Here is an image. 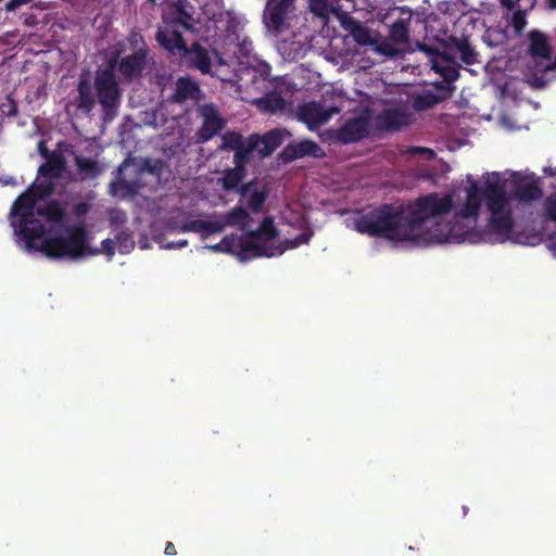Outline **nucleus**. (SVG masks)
<instances>
[{"label":"nucleus","instance_id":"obj_7","mask_svg":"<svg viewBox=\"0 0 556 556\" xmlns=\"http://www.w3.org/2000/svg\"><path fill=\"white\" fill-rule=\"evenodd\" d=\"M370 118L368 113L346 119L334 134L336 141L349 144L366 138L369 134Z\"/></svg>","mask_w":556,"mask_h":556},{"label":"nucleus","instance_id":"obj_20","mask_svg":"<svg viewBox=\"0 0 556 556\" xmlns=\"http://www.w3.org/2000/svg\"><path fill=\"white\" fill-rule=\"evenodd\" d=\"M45 160L46 162L38 168V175L49 179L60 178L66 167L64 155L59 151H52V154Z\"/></svg>","mask_w":556,"mask_h":556},{"label":"nucleus","instance_id":"obj_38","mask_svg":"<svg viewBox=\"0 0 556 556\" xmlns=\"http://www.w3.org/2000/svg\"><path fill=\"white\" fill-rule=\"evenodd\" d=\"M125 51H126V49L123 48V42H117L113 55L108 60L106 67L105 68H98L96 71V74H102V73H105V72H109L111 74H115V71L118 72L119 60L122 58L121 54L123 52H125Z\"/></svg>","mask_w":556,"mask_h":556},{"label":"nucleus","instance_id":"obj_30","mask_svg":"<svg viewBox=\"0 0 556 556\" xmlns=\"http://www.w3.org/2000/svg\"><path fill=\"white\" fill-rule=\"evenodd\" d=\"M250 220L251 216L244 207L235 206L227 213L225 226H237L239 229L245 230Z\"/></svg>","mask_w":556,"mask_h":556},{"label":"nucleus","instance_id":"obj_12","mask_svg":"<svg viewBox=\"0 0 556 556\" xmlns=\"http://www.w3.org/2000/svg\"><path fill=\"white\" fill-rule=\"evenodd\" d=\"M180 60L185 62L187 67L199 70L202 74H210L212 72L210 52L198 41L192 42L190 47L187 46Z\"/></svg>","mask_w":556,"mask_h":556},{"label":"nucleus","instance_id":"obj_40","mask_svg":"<svg viewBox=\"0 0 556 556\" xmlns=\"http://www.w3.org/2000/svg\"><path fill=\"white\" fill-rule=\"evenodd\" d=\"M115 244L117 245L118 251L122 254L130 252V250L134 249L135 247L132 236L125 230H121L117 232V235L115 236Z\"/></svg>","mask_w":556,"mask_h":556},{"label":"nucleus","instance_id":"obj_21","mask_svg":"<svg viewBox=\"0 0 556 556\" xmlns=\"http://www.w3.org/2000/svg\"><path fill=\"white\" fill-rule=\"evenodd\" d=\"M342 26L350 33L355 42L361 46H369L372 43V38L369 29L365 27L359 21L355 20L348 14H344Z\"/></svg>","mask_w":556,"mask_h":556},{"label":"nucleus","instance_id":"obj_29","mask_svg":"<svg viewBox=\"0 0 556 556\" xmlns=\"http://www.w3.org/2000/svg\"><path fill=\"white\" fill-rule=\"evenodd\" d=\"M543 191L540 186L532 181L516 187L515 197L522 202H530L541 199Z\"/></svg>","mask_w":556,"mask_h":556},{"label":"nucleus","instance_id":"obj_15","mask_svg":"<svg viewBox=\"0 0 556 556\" xmlns=\"http://www.w3.org/2000/svg\"><path fill=\"white\" fill-rule=\"evenodd\" d=\"M89 75L81 74L77 84V96L74 104L78 111L89 114L96 105V96Z\"/></svg>","mask_w":556,"mask_h":556},{"label":"nucleus","instance_id":"obj_50","mask_svg":"<svg viewBox=\"0 0 556 556\" xmlns=\"http://www.w3.org/2000/svg\"><path fill=\"white\" fill-rule=\"evenodd\" d=\"M311 237L312 235L311 233H301L299 236H296L293 240H287L286 243H287V249H294L301 244H306L308 243V241L311 240Z\"/></svg>","mask_w":556,"mask_h":556},{"label":"nucleus","instance_id":"obj_44","mask_svg":"<svg viewBox=\"0 0 556 556\" xmlns=\"http://www.w3.org/2000/svg\"><path fill=\"white\" fill-rule=\"evenodd\" d=\"M527 25V10L518 9L513 13L511 26L517 34H521Z\"/></svg>","mask_w":556,"mask_h":556},{"label":"nucleus","instance_id":"obj_14","mask_svg":"<svg viewBox=\"0 0 556 556\" xmlns=\"http://www.w3.org/2000/svg\"><path fill=\"white\" fill-rule=\"evenodd\" d=\"M332 116V111L326 110L320 103L312 101L299 108L298 117L313 130L326 124Z\"/></svg>","mask_w":556,"mask_h":556},{"label":"nucleus","instance_id":"obj_36","mask_svg":"<svg viewBox=\"0 0 556 556\" xmlns=\"http://www.w3.org/2000/svg\"><path fill=\"white\" fill-rule=\"evenodd\" d=\"M390 39L396 43H406L409 39L408 27L403 20H397L390 27Z\"/></svg>","mask_w":556,"mask_h":556},{"label":"nucleus","instance_id":"obj_35","mask_svg":"<svg viewBox=\"0 0 556 556\" xmlns=\"http://www.w3.org/2000/svg\"><path fill=\"white\" fill-rule=\"evenodd\" d=\"M256 150V143L249 137L248 142L237 149L233 155V163L236 167L245 168L247 163L250 160V155Z\"/></svg>","mask_w":556,"mask_h":556},{"label":"nucleus","instance_id":"obj_46","mask_svg":"<svg viewBox=\"0 0 556 556\" xmlns=\"http://www.w3.org/2000/svg\"><path fill=\"white\" fill-rule=\"evenodd\" d=\"M544 216L546 219L556 223V193L545 199Z\"/></svg>","mask_w":556,"mask_h":556},{"label":"nucleus","instance_id":"obj_27","mask_svg":"<svg viewBox=\"0 0 556 556\" xmlns=\"http://www.w3.org/2000/svg\"><path fill=\"white\" fill-rule=\"evenodd\" d=\"M278 236V230L275 227L273 217L266 216L258 228L248 232V237L252 239H261L268 243Z\"/></svg>","mask_w":556,"mask_h":556},{"label":"nucleus","instance_id":"obj_48","mask_svg":"<svg viewBox=\"0 0 556 556\" xmlns=\"http://www.w3.org/2000/svg\"><path fill=\"white\" fill-rule=\"evenodd\" d=\"M417 47H418L419 51H422L424 53H426V55L429 58L430 64H431V60L438 59L440 55L445 54V52H441V51H439L438 48L427 45L425 42L418 43Z\"/></svg>","mask_w":556,"mask_h":556},{"label":"nucleus","instance_id":"obj_28","mask_svg":"<svg viewBox=\"0 0 556 556\" xmlns=\"http://www.w3.org/2000/svg\"><path fill=\"white\" fill-rule=\"evenodd\" d=\"M123 42V48L130 50L131 54L142 55L149 58V46L143 36L137 31L131 30Z\"/></svg>","mask_w":556,"mask_h":556},{"label":"nucleus","instance_id":"obj_37","mask_svg":"<svg viewBox=\"0 0 556 556\" xmlns=\"http://www.w3.org/2000/svg\"><path fill=\"white\" fill-rule=\"evenodd\" d=\"M26 190L29 191L37 201H41L52 194L53 184L47 180L34 182Z\"/></svg>","mask_w":556,"mask_h":556},{"label":"nucleus","instance_id":"obj_26","mask_svg":"<svg viewBox=\"0 0 556 556\" xmlns=\"http://www.w3.org/2000/svg\"><path fill=\"white\" fill-rule=\"evenodd\" d=\"M36 214L45 217L50 223L58 224L64 220L65 208L59 201L51 200L45 203V205L37 206Z\"/></svg>","mask_w":556,"mask_h":556},{"label":"nucleus","instance_id":"obj_18","mask_svg":"<svg viewBox=\"0 0 556 556\" xmlns=\"http://www.w3.org/2000/svg\"><path fill=\"white\" fill-rule=\"evenodd\" d=\"M252 141L256 143V151L262 156H269L283 142V134L280 129H273L263 136L251 135Z\"/></svg>","mask_w":556,"mask_h":556},{"label":"nucleus","instance_id":"obj_60","mask_svg":"<svg viewBox=\"0 0 556 556\" xmlns=\"http://www.w3.org/2000/svg\"><path fill=\"white\" fill-rule=\"evenodd\" d=\"M381 51L387 54V55H392L393 54V50L390 46L388 45H384L381 47Z\"/></svg>","mask_w":556,"mask_h":556},{"label":"nucleus","instance_id":"obj_2","mask_svg":"<svg viewBox=\"0 0 556 556\" xmlns=\"http://www.w3.org/2000/svg\"><path fill=\"white\" fill-rule=\"evenodd\" d=\"M37 200L29 191H24L11 207V225L15 235L25 241L27 250L42 252L51 260H78L87 252L99 253L89 249V235L85 223L64 227L59 233L46 237L38 245L36 240L45 233L43 224L35 217Z\"/></svg>","mask_w":556,"mask_h":556},{"label":"nucleus","instance_id":"obj_25","mask_svg":"<svg viewBox=\"0 0 556 556\" xmlns=\"http://www.w3.org/2000/svg\"><path fill=\"white\" fill-rule=\"evenodd\" d=\"M450 42L452 46L458 51L459 58L466 65H473L479 63L478 56L479 53L476 51V49L472 47V45L469 42L468 38L466 37H450Z\"/></svg>","mask_w":556,"mask_h":556},{"label":"nucleus","instance_id":"obj_1","mask_svg":"<svg viewBox=\"0 0 556 556\" xmlns=\"http://www.w3.org/2000/svg\"><path fill=\"white\" fill-rule=\"evenodd\" d=\"M453 197L429 193L419 197L406 207L382 204L354 220L357 232L391 241L447 242L450 233H422L424 225L430 219L448 214L453 208Z\"/></svg>","mask_w":556,"mask_h":556},{"label":"nucleus","instance_id":"obj_64","mask_svg":"<svg viewBox=\"0 0 556 556\" xmlns=\"http://www.w3.org/2000/svg\"><path fill=\"white\" fill-rule=\"evenodd\" d=\"M463 511H464V515H466L468 513V507L467 506H463Z\"/></svg>","mask_w":556,"mask_h":556},{"label":"nucleus","instance_id":"obj_41","mask_svg":"<svg viewBox=\"0 0 556 556\" xmlns=\"http://www.w3.org/2000/svg\"><path fill=\"white\" fill-rule=\"evenodd\" d=\"M17 113V103L11 97H8L4 102L0 103V126L7 117L16 116Z\"/></svg>","mask_w":556,"mask_h":556},{"label":"nucleus","instance_id":"obj_13","mask_svg":"<svg viewBox=\"0 0 556 556\" xmlns=\"http://www.w3.org/2000/svg\"><path fill=\"white\" fill-rule=\"evenodd\" d=\"M149 58L127 54L122 56L119 60L118 74L123 83L130 84L142 77L147 66Z\"/></svg>","mask_w":556,"mask_h":556},{"label":"nucleus","instance_id":"obj_19","mask_svg":"<svg viewBox=\"0 0 556 556\" xmlns=\"http://www.w3.org/2000/svg\"><path fill=\"white\" fill-rule=\"evenodd\" d=\"M377 127L384 130H399L408 124L407 115L400 109H386L376 117Z\"/></svg>","mask_w":556,"mask_h":556},{"label":"nucleus","instance_id":"obj_58","mask_svg":"<svg viewBox=\"0 0 556 556\" xmlns=\"http://www.w3.org/2000/svg\"><path fill=\"white\" fill-rule=\"evenodd\" d=\"M501 1V4L508 9V10H513L515 8V2L514 0H500Z\"/></svg>","mask_w":556,"mask_h":556},{"label":"nucleus","instance_id":"obj_61","mask_svg":"<svg viewBox=\"0 0 556 556\" xmlns=\"http://www.w3.org/2000/svg\"><path fill=\"white\" fill-rule=\"evenodd\" d=\"M187 243H188L187 240H181L177 243H169L168 248H174V247L182 248V247H186Z\"/></svg>","mask_w":556,"mask_h":556},{"label":"nucleus","instance_id":"obj_31","mask_svg":"<svg viewBox=\"0 0 556 556\" xmlns=\"http://www.w3.org/2000/svg\"><path fill=\"white\" fill-rule=\"evenodd\" d=\"M200 88L197 83L189 78H179L176 85V97L179 100L194 99Z\"/></svg>","mask_w":556,"mask_h":556},{"label":"nucleus","instance_id":"obj_23","mask_svg":"<svg viewBox=\"0 0 556 556\" xmlns=\"http://www.w3.org/2000/svg\"><path fill=\"white\" fill-rule=\"evenodd\" d=\"M223 127L224 122L216 112L205 114L203 124L197 132L198 140L201 142L211 140Z\"/></svg>","mask_w":556,"mask_h":556},{"label":"nucleus","instance_id":"obj_9","mask_svg":"<svg viewBox=\"0 0 556 556\" xmlns=\"http://www.w3.org/2000/svg\"><path fill=\"white\" fill-rule=\"evenodd\" d=\"M155 40L159 46L165 50L168 55L180 59L187 48L182 34L173 25L159 27L155 34Z\"/></svg>","mask_w":556,"mask_h":556},{"label":"nucleus","instance_id":"obj_17","mask_svg":"<svg viewBox=\"0 0 556 556\" xmlns=\"http://www.w3.org/2000/svg\"><path fill=\"white\" fill-rule=\"evenodd\" d=\"M459 68L460 65L447 53L431 60V70L452 85L459 78Z\"/></svg>","mask_w":556,"mask_h":556},{"label":"nucleus","instance_id":"obj_56","mask_svg":"<svg viewBox=\"0 0 556 556\" xmlns=\"http://www.w3.org/2000/svg\"><path fill=\"white\" fill-rule=\"evenodd\" d=\"M410 151L413 153L427 154L428 159H432L434 156V151L429 148L415 147Z\"/></svg>","mask_w":556,"mask_h":556},{"label":"nucleus","instance_id":"obj_3","mask_svg":"<svg viewBox=\"0 0 556 556\" xmlns=\"http://www.w3.org/2000/svg\"><path fill=\"white\" fill-rule=\"evenodd\" d=\"M483 198L491 213L488 227L496 235L498 242L507 241L513 232L514 219L509 211L504 212L507 205L505 185L496 178L488 181L483 191Z\"/></svg>","mask_w":556,"mask_h":556},{"label":"nucleus","instance_id":"obj_52","mask_svg":"<svg viewBox=\"0 0 556 556\" xmlns=\"http://www.w3.org/2000/svg\"><path fill=\"white\" fill-rule=\"evenodd\" d=\"M101 247H102V252L104 254H106L108 257L111 260L114 256V254H115V247H116L115 240L110 239V238L104 239L101 242Z\"/></svg>","mask_w":556,"mask_h":556},{"label":"nucleus","instance_id":"obj_33","mask_svg":"<svg viewBox=\"0 0 556 556\" xmlns=\"http://www.w3.org/2000/svg\"><path fill=\"white\" fill-rule=\"evenodd\" d=\"M258 104L263 110L269 113L279 112L286 108L285 99L276 92L267 93L265 97L260 99Z\"/></svg>","mask_w":556,"mask_h":556},{"label":"nucleus","instance_id":"obj_45","mask_svg":"<svg viewBox=\"0 0 556 556\" xmlns=\"http://www.w3.org/2000/svg\"><path fill=\"white\" fill-rule=\"evenodd\" d=\"M432 86L437 91L434 93L438 94L439 97H444V101L451 98L455 90V86L450 83H446L445 80L434 81L432 83Z\"/></svg>","mask_w":556,"mask_h":556},{"label":"nucleus","instance_id":"obj_53","mask_svg":"<svg viewBox=\"0 0 556 556\" xmlns=\"http://www.w3.org/2000/svg\"><path fill=\"white\" fill-rule=\"evenodd\" d=\"M90 211V204L87 202H78L73 206V213L77 216H84Z\"/></svg>","mask_w":556,"mask_h":556},{"label":"nucleus","instance_id":"obj_10","mask_svg":"<svg viewBox=\"0 0 556 556\" xmlns=\"http://www.w3.org/2000/svg\"><path fill=\"white\" fill-rule=\"evenodd\" d=\"M324 155L323 148L309 139L288 143L280 153V157L285 163H290L305 156L319 159Z\"/></svg>","mask_w":556,"mask_h":556},{"label":"nucleus","instance_id":"obj_24","mask_svg":"<svg viewBox=\"0 0 556 556\" xmlns=\"http://www.w3.org/2000/svg\"><path fill=\"white\" fill-rule=\"evenodd\" d=\"M73 153L80 180L96 179L102 174L103 168L98 161Z\"/></svg>","mask_w":556,"mask_h":556},{"label":"nucleus","instance_id":"obj_16","mask_svg":"<svg viewBox=\"0 0 556 556\" xmlns=\"http://www.w3.org/2000/svg\"><path fill=\"white\" fill-rule=\"evenodd\" d=\"M528 54L534 60L540 59L549 62L552 59V47L547 35L539 29H532L528 33Z\"/></svg>","mask_w":556,"mask_h":556},{"label":"nucleus","instance_id":"obj_49","mask_svg":"<svg viewBox=\"0 0 556 556\" xmlns=\"http://www.w3.org/2000/svg\"><path fill=\"white\" fill-rule=\"evenodd\" d=\"M203 225H204V220L203 219H192V220L188 222L187 224H185L181 227V230L184 232H198V233H202Z\"/></svg>","mask_w":556,"mask_h":556},{"label":"nucleus","instance_id":"obj_62","mask_svg":"<svg viewBox=\"0 0 556 556\" xmlns=\"http://www.w3.org/2000/svg\"><path fill=\"white\" fill-rule=\"evenodd\" d=\"M547 4L551 10H556V0H547Z\"/></svg>","mask_w":556,"mask_h":556},{"label":"nucleus","instance_id":"obj_47","mask_svg":"<svg viewBox=\"0 0 556 556\" xmlns=\"http://www.w3.org/2000/svg\"><path fill=\"white\" fill-rule=\"evenodd\" d=\"M224 228H225V223H223V222L204 220L202 233H204L205 236H210L213 233H219L224 230Z\"/></svg>","mask_w":556,"mask_h":556},{"label":"nucleus","instance_id":"obj_8","mask_svg":"<svg viewBox=\"0 0 556 556\" xmlns=\"http://www.w3.org/2000/svg\"><path fill=\"white\" fill-rule=\"evenodd\" d=\"M238 247L240 248L239 256L241 260H248L252 257H273L281 255L286 248L280 245H274L261 239H252L248 237V233L238 239Z\"/></svg>","mask_w":556,"mask_h":556},{"label":"nucleus","instance_id":"obj_34","mask_svg":"<svg viewBox=\"0 0 556 556\" xmlns=\"http://www.w3.org/2000/svg\"><path fill=\"white\" fill-rule=\"evenodd\" d=\"M444 101V97H439L432 91H425L418 94L414 100V106L418 111H424L433 108L434 105Z\"/></svg>","mask_w":556,"mask_h":556},{"label":"nucleus","instance_id":"obj_5","mask_svg":"<svg viewBox=\"0 0 556 556\" xmlns=\"http://www.w3.org/2000/svg\"><path fill=\"white\" fill-rule=\"evenodd\" d=\"M163 167L164 164L160 160H146L139 168H136L134 178L126 179L124 177H119L112 181L110 184L111 194L119 195L122 198L134 197L144 186L142 176L144 174H150L159 178L163 173Z\"/></svg>","mask_w":556,"mask_h":556},{"label":"nucleus","instance_id":"obj_39","mask_svg":"<svg viewBox=\"0 0 556 556\" xmlns=\"http://www.w3.org/2000/svg\"><path fill=\"white\" fill-rule=\"evenodd\" d=\"M267 193L264 190L254 189L248 198L247 205L253 213H260L266 201Z\"/></svg>","mask_w":556,"mask_h":556},{"label":"nucleus","instance_id":"obj_57","mask_svg":"<svg viewBox=\"0 0 556 556\" xmlns=\"http://www.w3.org/2000/svg\"><path fill=\"white\" fill-rule=\"evenodd\" d=\"M164 554L167 556H174L177 554L174 543H172V542L166 543Z\"/></svg>","mask_w":556,"mask_h":556},{"label":"nucleus","instance_id":"obj_22","mask_svg":"<svg viewBox=\"0 0 556 556\" xmlns=\"http://www.w3.org/2000/svg\"><path fill=\"white\" fill-rule=\"evenodd\" d=\"M482 203V195L476 182H472L467 190V199L457 215L462 218H477Z\"/></svg>","mask_w":556,"mask_h":556},{"label":"nucleus","instance_id":"obj_43","mask_svg":"<svg viewBox=\"0 0 556 556\" xmlns=\"http://www.w3.org/2000/svg\"><path fill=\"white\" fill-rule=\"evenodd\" d=\"M245 144L242 140V136L238 132H227L223 137V148L236 151Z\"/></svg>","mask_w":556,"mask_h":556},{"label":"nucleus","instance_id":"obj_51","mask_svg":"<svg viewBox=\"0 0 556 556\" xmlns=\"http://www.w3.org/2000/svg\"><path fill=\"white\" fill-rule=\"evenodd\" d=\"M236 241L237 240L233 237H225L220 243L213 245L212 250L232 252V245L236 243Z\"/></svg>","mask_w":556,"mask_h":556},{"label":"nucleus","instance_id":"obj_4","mask_svg":"<svg viewBox=\"0 0 556 556\" xmlns=\"http://www.w3.org/2000/svg\"><path fill=\"white\" fill-rule=\"evenodd\" d=\"M96 97L105 117L113 118L121 105L122 90L115 74L109 72L94 75Z\"/></svg>","mask_w":556,"mask_h":556},{"label":"nucleus","instance_id":"obj_6","mask_svg":"<svg viewBox=\"0 0 556 556\" xmlns=\"http://www.w3.org/2000/svg\"><path fill=\"white\" fill-rule=\"evenodd\" d=\"M295 0H268L263 15L266 28L280 34L289 27L288 18Z\"/></svg>","mask_w":556,"mask_h":556},{"label":"nucleus","instance_id":"obj_42","mask_svg":"<svg viewBox=\"0 0 556 556\" xmlns=\"http://www.w3.org/2000/svg\"><path fill=\"white\" fill-rule=\"evenodd\" d=\"M309 9L319 17H327L330 12L334 11L329 4V0H309Z\"/></svg>","mask_w":556,"mask_h":556},{"label":"nucleus","instance_id":"obj_54","mask_svg":"<svg viewBox=\"0 0 556 556\" xmlns=\"http://www.w3.org/2000/svg\"><path fill=\"white\" fill-rule=\"evenodd\" d=\"M31 1L33 0H9L5 3L4 8H5V11L11 12V11L17 10L18 8H21L24 4L30 3Z\"/></svg>","mask_w":556,"mask_h":556},{"label":"nucleus","instance_id":"obj_59","mask_svg":"<svg viewBox=\"0 0 556 556\" xmlns=\"http://www.w3.org/2000/svg\"><path fill=\"white\" fill-rule=\"evenodd\" d=\"M250 188H251V184H244L241 186L240 188V193L241 195H247L250 191Z\"/></svg>","mask_w":556,"mask_h":556},{"label":"nucleus","instance_id":"obj_63","mask_svg":"<svg viewBox=\"0 0 556 556\" xmlns=\"http://www.w3.org/2000/svg\"><path fill=\"white\" fill-rule=\"evenodd\" d=\"M126 165H127V162H126V161H124V162L118 166L117 170H118L119 173H122V172H123V169H124V167H125Z\"/></svg>","mask_w":556,"mask_h":556},{"label":"nucleus","instance_id":"obj_55","mask_svg":"<svg viewBox=\"0 0 556 556\" xmlns=\"http://www.w3.org/2000/svg\"><path fill=\"white\" fill-rule=\"evenodd\" d=\"M37 151L43 159L52 154V151L49 150L47 142L43 139L39 140V142L37 143Z\"/></svg>","mask_w":556,"mask_h":556},{"label":"nucleus","instance_id":"obj_11","mask_svg":"<svg viewBox=\"0 0 556 556\" xmlns=\"http://www.w3.org/2000/svg\"><path fill=\"white\" fill-rule=\"evenodd\" d=\"M169 21L166 25L181 26L184 29L194 33L195 21L193 18L194 8L188 0H170L169 2Z\"/></svg>","mask_w":556,"mask_h":556},{"label":"nucleus","instance_id":"obj_32","mask_svg":"<svg viewBox=\"0 0 556 556\" xmlns=\"http://www.w3.org/2000/svg\"><path fill=\"white\" fill-rule=\"evenodd\" d=\"M245 176V168L233 167L227 169L222 178L223 188L227 191L235 190Z\"/></svg>","mask_w":556,"mask_h":556}]
</instances>
